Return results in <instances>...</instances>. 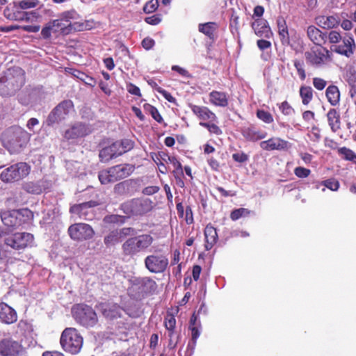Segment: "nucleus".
I'll use <instances>...</instances> for the list:
<instances>
[{
    "label": "nucleus",
    "mask_w": 356,
    "mask_h": 356,
    "mask_svg": "<svg viewBox=\"0 0 356 356\" xmlns=\"http://www.w3.org/2000/svg\"><path fill=\"white\" fill-rule=\"evenodd\" d=\"M25 81V72L21 67L7 69L0 77V95L10 97L15 95L24 85Z\"/></svg>",
    "instance_id": "obj_1"
},
{
    "label": "nucleus",
    "mask_w": 356,
    "mask_h": 356,
    "mask_svg": "<svg viewBox=\"0 0 356 356\" xmlns=\"http://www.w3.org/2000/svg\"><path fill=\"white\" fill-rule=\"evenodd\" d=\"M294 67H296L298 74L302 81L306 79V72L305 70V63L303 60H295L293 61Z\"/></svg>",
    "instance_id": "obj_50"
},
{
    "label": "nucleus",
    "mask_w": 356,
    "mask_h": 356,
    "mask_svg": "<svg viewBox=\"0 0 356 356\" xmlns=\"http://www.w3.org/2000/svg\"><path fill=\"white\" fill-rule=\"evenodd\" d=\"M141 45L143 49L149 51L155 45V41L150 37H146L142 40Z\"/></svg>",
    "instance_id": "obj_63"
},
{
    "label": "nucleus",
    "mask_w": 356,
    "mask_h": 356,
    "mask_svg": "<svg viewBox=\"0 0 356 356\" xmlns=\"http://www.w3.org/2000/svg\"><path fill=\"white\" fill-rule=\"evenodd\" d=\"M24 352L22 343L12 337L0 340V356H22Z\"/></svg>",
    "instance_id": "obj_12"
},
{
    "label": "nucleus",
    "mask_w": 356,
    "mask_h": 356,
    "mask_svg": "<svg viewBox=\"0 0 356 356\" xmlns=\"http://www.w3.org/2000/svg\"><path fill=\"white\" fill-rule=\"evenodd\" d=\"M325 96L327 102L333 106L338 105L340 102V91L335 85H330L327 87Z\"/></svg>",
    "instance_id": "obj_31"
},
{
    "label": "nucleus",
    "mask_w": 356,
    "mask_h": 356,
    "mask_svg": "<svg viewBox=\"0 0 356 356\" xmlns=\"http://www.w3.org/2000/svg\"><path fill=\"white\" fill-rule=\"evenodd\" d=\"M159 6L158 0H150L144 6L143 10L147 13H151L156 10Z\"/></svg>",
    "instance_id": "obj_60"
},
{
    "label": "nucleus",
    "mask_w": 356,
    "mask_h": 356,
    "mask_svg": "<svg viewBox=\"0 0 356 356\" xmlns=\"http://www.w3.org/2000/svg\"><path fill=\"white\" fill-rule=\"evenodd\" d=\"M136 284L138 286V289L145 293H154L156 289V282L151 277H144L138 278L136 280Z\"/></svg>",
    "instance_id": "obj_23"
},
{
    "label": "nucleus",
    "mask_w": 356,
    "mask_h": 356,
    "mask_svg": "<svg viewBox=\"0 0 356 356\" xmlns=\"http://www.w3.org/2000/svg\"><path fill=\"white\" fill-rule=\"evenodd\" d=\"M210 103L216 106L227 107L229 104L228 95L225 92L211 91L209 95Z\"/></svg>",
    "instance_id": "obj_28"
},
{
    "label": "nucleus",
    "mask_w": 356,
    "mask_h": 356,
    "mask_svg": "<svg viewBox=\"0 0 356 356\" xmlns=\"http://www.w3.org/2000/svg\"><path fill=\"white\" fill-rule=\"evenodd\" d=\"M278 33L280 40L283 44H289L290 42V36L289 29L286 24H277Z\"/></svg>",
    "instance_id": "obj_41"
},
{
    "label": "nucleus",
    "mask_w": 356,
    "mask_h": 356,
    "mask_svg": "<svg viewBox=\"0 0 356 356\" xmlns=\"http://www.w3.org/2000/svg\"><path fill=\"white\" fill-rule=\"evenodd\" d=\"M88 134L87 127L82 123L76 124L65 132L64 137L67 139H76Z\"/></svg>",
    "instance_id": "obj_29"
},
{
    "label": "nucleus",
    "mask_w": 356,
    "mask_h": 356,
    "mask_svg": "<svg viewBox=\"0 0 356 356\" xmlns=\"http://www.w3.org/2000/svg\"><path fill=\"white\" fill-rule=\"evenodd\" d=\"M17 320L16 311L5 302L0 303V321L12 324Z\"/></svg>",
    "instance_id": "obj_22"
},
{
    "label": "nucleus",
    "mask_w": 356,
    "mask_h": 356,
    "mask_svg": "<svg viewBox=\"0 0 356 356\" xmlns=\"http://www.w3.org/2000/svg\"><path fill=\"white\" fill-rule=\"evenodd\" d=\"M154 202L149 198H133L120 205V209L128 217L142 216L150 212Z\"/></svg>",
    "instance_id": "obj_4"
},
{
    "label": "nucleus",
    "mask_w": 356,
    "mask_h": 356,
    "mask_svg": "<svg viewBox=\"0 0 356 356\" xmlns=\"http://www.w3.org/2000/svg\"><path fill=\"white\" fill-rule=\"evenodd\" d=\"M328 124L333 132L341 129L340 113L336 108H330L327 113Z\"/></svg>",
    "instance_id": "obj_30"
},
{
    "label": "nucleus",
    "mask_w": 356,
    "mask_h": 356,
    "mask_svg": "<svg viewBox=\"0 0 356 356\" xmlns=\"http://www.w3.org/2000/svg\"><path fill=\"white\" fill-rule=\"evenodd\" d=\"M99 157L100 161L104 163L108 162L114 158L118 157L114 143L102 148L99 151Z\"/></svg>",
    "instance_id": "obj_32"
},
{
    "label": "nucleus",
    "mask_w": 356,
    "mask_h": 356,
    "mask_svg": "<svg viewBox=\"0 0 356 356\" xmlns=\"http://www.w3.org/2000/svg\"><path fill=\"white\" fill-rule=\"evenodd\" d=\"M300 97L303 105H308L313 99L314 90L309 86L302 85L299 90Z\"/></svg>",
    "instance_id": "obj_35"
},
{
    "label": "nucleus",
    "mask_w": 356,
    "mask_h": 356,
    "mask_svg": "<svg viewBox=\"0 0 356 356\" xmlns=\"http://www.w3.org/2000/svg\"><path fill=\"white\" fill-rule=\"evenodd\" d=\"M29 140V134L23 129H17L8 132V143L13 151H19L26 146Z\"/></svg>",
    "instance_id": "obj_14"
},
{
    "label": "nucleus",
    "mask_w": 356,
    "mask_h": 356,
    "mask_svg": "<svg viewBox=\"0 0 356 356\" xmlns=\"http://www.w3.org/2000/svg\"><path fill=\"white\" fill-rule=\"evenodd\" d=\"M120 241L118 230H113L104 237V242L106 246L114 245Z\"/></svg>",
    "instance_id": "obj_43"
},
{
    "label": "nucleus",
    "mask_w": 356,
    "mask_h": 356,
    "mask_svg": "<svg viewBox=\"0 0 356 356\" xmlns=\"http://www.w3.org/2000/svg\"><path fill=\"white\" fill-rule=\"evenodd\" d=\"M74 75L84 82L86 85H88L91 87H94L96 85L95 79L90 76H88L83 72L76 71V73Z\"/></svg>",
    "instance_id": "obj_48"
},
{
    "label": "nucleus",
    "mask_w": 356,
    "mask_h": 356,
    "mask_svg": "<svg viewBox=\"0 0 356 356\" xmlns=\"http://www.w3.org/2000/svg\"><path fill=\"white\" fill-rule=\"evenodd\" d=\"M190 108L200 122L217 121L218 117L208 107L191 104Z\"/></svg>",
    "instance_id": "obj_19"
},
{
    "label": "nucleus",
    "mask_w": 356,
    "mask_h": 356,
    "mask_svg": "<svg viewBox=\"0 0 356 356\" xmlns=\"http://www.w3.org/2000/svg\"><path fill=\"white\" fill-rule=\"evenodd\" d=\"M204 234L205 236V249L210 250L218 240L216 229L211 224H208L204 228Z\"/></svg>",
    "instance_id": "obj_27"
},
{
    "label": "nucleus",
    "mask_w": 356,
    "mask_h": 356,
    "mask_svg": "<svg viewBox=\"0 0 356 356\" xmlns=\"http://www.w3.org/2000/svg\"><path fill=\"white\" fill-rule=\"evenodd\" d=\"M30 172V166L24 162L17 163L5 169L0 175L3 182H13L26 177Z\"/></svg>",
    "instance_id": "obj_7"
},
{
    "label": "nucleus",
    "mask_w": 356,
    "mask_h": 356,
    "mask_svg": "<svg viewBox=\"0 0 356 356\" xmlns=\"http://www.w3.org/2000/svg\"><path fill=\"white\" fill-rule=\"evenodd\" d=\"M103 221L106 224L124 223L125 217L116 214L107 215L104 218Z\"/></svg>",
    "instance_id": "obj_47"
},
{
    "label": "nucleus",
    "mask_w": 356,
    "mask_h": 356,
    "mask_svg": "<svg viewBox=\"0 0 356 356\" xmlns=\"http://www.w3.org/2000/svg\"><path fill=\"white\" fill-rule=\"evenodd\" d=\"M146 268L153 273H163L168 266V259L164 254H150L145 259Z\"/></svg>",
    "instance_id": "obj_13"
},
{
    "label": "nucleus",
    "mask_w": 356,
    "mask_h": 356,
    "mask_svg": "<svg viewBox=\"0 0 356 356\" xmlns=\"http://www.w3.org/2000/svg\"><path fill=\"white\" fill-rule=\"evenodd\" d=\"M3 13L8 19L14 21L25 20L33 22L37 20L40 16L37 10L26 12L16 9L15 11H13L9 8H6L4 10Z\"/></svg>",
    "instance_id": "obj_16"
},
{
    "label": "nucleus",
    "mask_w": 356,
    "mask_h": 356,
    "mask_svg": "<svg viewBox=\"0 0 356 356\" xmlns=\"http://www.w3.org/2000/svg\"><path fill=\"white\" fill-rule=\"evenodd\" d=\"M143 108L145 109V111L149 113V114L152 115V117L158 122L161 123L163 122V118L162 116L161 115V114L159 113L158 109L149 104H145L143 105Z\"/></svg>",
    "instance_id": "obj_46"
},
{
    "label": "nucleus",
    "mask_w": 356,
    "mask_h": 356,
    "mask_svg": "<svg viewBox=\"0 0 356 356\" xmlns=\"http://www.w3.org/2000/svg\"><path fill=\"white\" fill-rule=\"evenodd\" d=\"M164 325L166 330L168 331L169 346L175 347L177 343V339L174 341L173 337L175 333L176 327V319L173 314L168 312L164 319Z\"/></svg>",
    "instance_id": "obj_25"
},
{
    "label": "nucleus",
    "mask_w": 356,
    "mask_h": 356,
    "mask_svg": "<svg viewBox=\"0 0 356 356\" xmlns=\"http://www.w3.org/2000/svg\"><path fill=\"white\" fill-rule=\"evenodd\" d=\"M24 213H30L28 209L4 211L1 213V218L5 226L17 229L26 222Z\"/></svg>",
    "instance_id": "obj_9"
},
{
    "label": "nucleus",
    "mask_w": 356,
    "mask_h": 356,
    "mask_svg": "<svg viewBox=\"0 0 356 356\" xmlns=\"http://www.w3.org/2000/svg\"><path fill=\"white\" fill-rule=\"evenodd\" d=\"M241 133L243 138L250 142H256L265 138L267 133L261 130L254 124L244 127L241 129Z\"/></svg>",
    "instance_id": "obj_18"
},
{
    "label": "nucleus",
    "mask_w": 356,
    "mask_h": 356,
    "mask_svg": "<svg viewBox=\"0 0 356 356\" xmlns=\"http://www.w3.org/2000/svg\"><path fill=\"white\" fill-rule=\"evenodd\" d=\"M216 24H200L199 31L208 36L210 39L213 40L216 35Z\"/></svg>",
    "instance_id": "obj_42"
},
{
    "label": "nucleus",
    "mask_w": 356,
    "mask_h": 356,
    "mask_svg": "<svg viewBox=\"0 0 356 356\" xmlns=\"http://www.w3.org/2000/svg\"><path fill=\"white\" fill-rule=\"evenodd\" d=\"M102 315L108 320L118 319L122 317L124 309L117 303L102 302L99 304Z\"/></svg>",
    "instance_id": "obj_17"
},
{
    "label": "nucleus",
    "mask_w": 356,
    "mask_h": 356,
    "mask_svg": "<svg viewBox=\"0 0 356 356\" xmlns=\"http://www.w3.org/2000/svg\"><path fill=\"white\" fill-rule=\"evenodd\" d=\"M135 167L134 165L124 163L120 164L111 167V172L116 178V181L124 179L129 177L134 171Z\"/></svg>",
    "instance_id": "obj_24"
},
{
    "label": "nucleus",
    "mask_w": 356,
    "mask_h": 356,
    "mask_svg": "<svg viewBox=\"0 0 356 356\" xmlns=\"http://www.w3.org/2000/svg\"><path fill=\"white\" fill-rule=\"evenodd\" d=\"M18 329L22 332H31L33 331L32 325L26 320H20L17 324Z\"/></svg>",
    "instance_id": "obj_57"
},
{
    "label": "nucleus",
    "mask_w": 356,
    "mask_h": 356,
    "mask_svg": "<svg viewBox=\"0 0 356 356\" xmlns=\"http://www.w3.org/2000/svg\"><path fill=\"white\" fill-rule=\"evenodd\" d=\"M163 154L165 155V154ZM165 156H167L168 161L174 167L173 175L179 174V175H184L183 167L179 161L175 156H168L167 154H165Z\"/></svg>",
    "instance_id": "obj_45"
},
{
    "label": "nucleus",
    "mask_w": 356,
    "mask_h": 356,
    "mask_svg": "<svg viewBox=\"0 0 356 356\" xmlns=\"http://www.w3.org/2000/svg\"><path fill=\"white\" fill-rule=\"evenodd\" d=\"M255 34L259 38H270L273 36V32L268 24H252Z\"/></svg>",
    "instance_id": "obj_34"
},
{
    "label": "nucleus",
    "mask_w": 356,
    "mask_h": 356,
    "mask_svg": "<svg viewBox=\"0 0 356 356\" xmlns=\"http://www.w3.org/2000/svg\"><path fill=\"white\" fill-rule=\"evenodd\" d=\"M154 84L155 85L156 87V90L160 93L161 95H163V97L167 100L169 102H171V103H174L175 102V98L168 91H166L165 90L163 89L161 87H159L157 86V84L154 82Z\"/></svg>",
    "instance_id": "obj_59"
},
{
    "label": "nucleus",
    "mask_w": 356,
    "mask_h": 356,
    "mask_svg": "<svg viewBox=\"0 0 356 356\" xmlns=\"http://www.w3.org/2000/svg\"><path fill=\"white\" fill-rule=\"evenodd\" d=\"M261 149L266 151L284 150L289 147V142L280 138H271L260 143Z\"/></svg>",
    "instance_id": "obj_20"
},
{
    "label": "nucleus",
    "mask_w": 356,
    "mask_h": 356,
    "mask_svg": "<svg viewBox=\"0 0 356 356\" xmlns=\"http://www.w3.org/2000/svg\"><path fill=\"white\" fill-rule=\"evenodd\" d=\"M307 35L315 45L325 44L327 39V32H323L314 26L308 27Z\"/></svg>",
    "instance_id": "obj_26"
},
{
    "label": "nucleus",
    "mask_w": 356,
    "mask_h": 356,
    "mask_svg": "<svg viewBox=\"0 0 356 356\" xmlns=\"http://www.w3.org/2000/svg\"><path fill=\"white\" fill-rule=\"evenodd\" d=\"M341 40V42L334 45L331 47V50L349 58L354 54L356 49L355 40L351 35H346Z\"/></svg>",
    "instance_id": "obj_15"
},
{
    "label": "nucleus",
    "mask_w": 356,
    "mask_h": 356,
    "mask_svg": "<svg viewBox=\"0 0 356 356\" xmlns=\"http://www.w3.org/2000/svg\"><path fill=\"white\" fill-rule=\"evenodd\" d=\"M71 29L77 31H83L84 30H91L94 28L92 24H69Z\"/></svg>",
    "instance_id": "obj_61"
},
{
    "label": "nucleus",
    "mask_w": 356,
    "mask_h": 356,
    "mask_svg": "<svg viewBox=\"0 0 356 356\" xmlns=\"http://www.w3.org/2000/svg\"><path fill=\"white\" fill-rule=\"evenodd\" d=\"M60 343L65 351L77 354L83 346V339L76 328L67 327L61 334Z\"/></svg>",
    "instance_id": "obj_6"
},
{
    "label": "nucleus",
    "mask_w": 356,
    "mask_h": 356,
    "mask_svg": "<svg viewBox=\"0 0 356 356\" xmlns=\"http://www.w3.org/2000/svg\"><path fill=\"white\" fill-rule=\"evenodd\" d=\"M40 4V0H20L14 2V7L15 9H21L24 11V10L36 8Z\"/></svg>",
    "instance_id": "obj_37"
},
{
    "label": "nucleus",
    "mask_w": 356,
    "mask_h": 356,
    "mask_svg": "<svg viewBox=\"0 0 356 356\" xmlns=\"http://www.w3.org/2000/svg\"><path fill=\"white\" fill-rule=\"evenodd\" d=\"M74 104L71 100H63L59 103L49 114L46 123L47 126H52L65 118Z\"/></svg>",
    "instance_id": "obj_11"
},
{
    "label": "nucleus",
    "mask_w": 356,
    "mask_h": 356,
    "mask_svg": "<svg viewBox=\"0 0 356 356\" xmlns=\"http://www.w3.org/2000/svg\"><path fill=\"white\" fill-rule=\"evenodd\" d=\"M327 35L329 42L332 44L339 43L342 39L341 34L336 31H331L328 33H327Z\"/></svg>",
    "instance_id": "obj_58"
},
{
    "label": "nucleus",
    "mask_w": 356,
    "mask_h": 356,
    "mask_svg": "<svg viewBox=\"0 0 356 356\" xmlns=\"http://www.w3.org/2000/svg\"><path fill=\"white\" fill-rule=\"evenodd\" d=\"M70 238L75 241H84L91 239L95 235L93 228L88 224L78 222L71 225L67 229Z\"/></svg>",
    "instance_id": "obj_8"
},
{
    "label": "nucleus",
    "mask_w": 356,
    "mask_h": 356,
    "mask_svg": "<svg viewBox=\"0 0 356 356\" xmlns=\"http://www.w3.org/2000/svg\"><path fill=\"white\" fill-rule=\"evenodd\" d=\"M72 314L76 322L84 327H94L98 323L96 312L86 304L74 305L72 308Z\"/></svg>",
    "instance_id": "obj_3"
},
{
    "label": "nucleus",
    "mask_w": 356,
    "mask_h": 356,
    "mask_svg": "<svg viewBox=\"0 0 356 356\" xmlns=\"http://www.w3.org/2000/svg\"><path fill=\"white\" fill-rule=\"evenodd\" d=\"M114 145L118 153V156H120L123 154L131 150L134 147V142L130 139L124 138L114 142Z\"/></svg>",
    "instance_id": "obj_33"
},
{
    "label": "nucleus",
    "mask_w": 356,
    "mask_h": 356,
    "mask_svg": "<svg viewBox=\"0 0 356 356\" xmlns=\"http://www.w3.org/2000/svg\"><path fill=\"white\" fill-rule=\"evenodd\" d=\"M22 29L24 31H29V32H33L35 33L39 31L40 26L38 25H26V26H19V25H10V26H0V31L3 32H10L13 30Z\"/></svg>",
    "instance_id": "obj_36"
},
{
    "label": "nucleus",
    "mask_w": 356,
    "mask_h": 356,
    "mask_svg": "<svg viewBox=\"0 0 356 356\" xmlns=\"http://www.w3.org/2000/svg\"><path fill=\"white\" fill-rule=\"evenodd\" d=\"M200 328H201V323L198 322V326L189 327V330L191 331V340L194 345L196 344L197 339L200 335Z\"/></svg>",
    "instance_id": "obj_62"
},
{
    "label": "nucleus",
    "mask_w": 356,
    "mask_h": 356,
    "mask_svg": "<svg viewBox=\"0 0 356 356\" xmlns=\"http://www.w3.org/2000/svg\"><path fill=\"white\" fill-rule=\"evenodd\" d=\"M34 236L27 232H17L6 236L4 243L14 250H19L25 249L33 242Z\"/></svg>",
    "instance_id": "obj_10"
},
{
    "label": "nucleus",
    "mask_w": 356,
    "mask_h": 356,
    "mask_svg": "<svg viewBox=\"0 0 356 356\" xmlns=\"http://www.w3.org/2000/svg\"><path fill=\"white\" fill-rule=\"evenodd\" d=\"M257 117L265 123L270 124L273 122V117L270 113L264 110H257Z\"/></svg>",
    "instance_id": "obj_51"
},
{
    "label": "nucleus",
    "mask_w": 356,
    "mask_h": 356,
    "mask_svg": "<svg viewBox=\"0 0 356 356\" xmlns=\"http://www.w3.org/2000/svg\"><path fill=\"white\" fill-rule=\"evenodd\" d=\"M153 242L154 238L148 234L129 238L122 245L123 254L134 257L140 252L147 250Z\"/></svg>",
    "instance_id": "obj_2"
},
{
    "label": "nucleus",
    "mask_w": 356,
    "mask_h": 356,
    "mask_svg": "<svg viewBox=\"0 0 356 356\" xmlns=\"http://www.w3.org/2000/svg\"><path fill=\"white\" fill-rule=\"evenodd\" d=\"M251 211L245 208H239L234 209L230 213V218L233 221H236L241 218L250 216Z\"/></svg>",
    "instance_id": "obj_44"
},
{
    "label": "nucleus",
    "mask_w": 356,
    "mask_h": 356,
    "mask_svg": "<svg viewBox=\"0 0 356 356\" xmlns=\"http://www.w3.org/2000/svg\"><path fill=\"white\" fill-rule=\"evenodd\" d=\"M294 174L298 178H306L311 174V170L304 167H296L294 169Z\"/></svg>",
    "instance_id": "obj_56"
},
{
    "label": "nucleus",
    "mask_w": 356,
    "mask_h": 356,
    "mask_svg": "<svg viewBox=\"0 0 356 356\" xmlns=\"http://www.w3.org/2000/svg\"><path fill=\"white\" fill-rule=\"evenodd\" d=\"M337 153L343 159L356 164V154L352 149L342 147L337 149Z\"/></svg>",
    "instance_id": "obj_39"
},
{
    "label": "nucleus",
    "mask_w": 356,
    "mask_h": 356,
    "mask_svg": "<svg viewBox=\"0 0 356 356\" xmlns=\"http://www.w3.org/2000/svg\"><path fill=\"white\" fill-rule=\"evenodd\" d=\"M321 184L332 191H337L339 188V182L334 178L323 181Z\"/></svg>",
    "instance_id": "obj_54"
},
{
    "label": "nucleus",
    "mask_w": 356,
    "mask_h": 356,
    "mask_svg": "<svg viewBox=\"0 0 356 356\" xmlns=\"http://www.w3.org/2000/svg\"><path fill=\"white\" fill-rule=\"evenodd\" d=\"M99 202L90 200L81 204H75L70 207V213L76 214L80 218L87 219L88 209L99 206Z\"/></svg>",
    "instance_id": "obj_21"
},
{
    "label": "nucleus",
    "mask_w": 356,
    "mask_h": 356,
    "mask_svg": "<svg viewBox=\"0 0 356 356\" xmlns=\"http://www.w3.org/2000/svg\"><path fill=\"white\" fill-rule=\"evenodd\" d=\"M307 63L314 67H321L333 60V54L322 44L314 45L305 52Z\"/></svg>",
    "instance_id": "obj_5"
},
{
    "label": "nucleus",
    "mask_w": 356,
    "mask_h": 356,
    "mask_svg": "<svg viewBox=\"0 0 356 356\" xmlns=\"http://www.w3.org/2000/svg\"><path fill=\"white\" fill-rule=\"evenodd\" d=\"M202 313L206 314V307H205V305L204 303H202L200 305L197 314L195 312H194L192 314L191 319H190L189 327L198 326V322H197V316Z\"/></svg>",
    "instance_id": "obj_52"
},
{
    "label": "nucleus",
    "mask_w": 356,
    "mask_h": 356,
    "mask_svg": "<svg viewBox=\"0 0 356 356\" xmlns=\"http://www.w3.org/2000/svg\"><path fill=\"white\" fill-rule=\"evenodd\" d=\"M217 121L200 122V125L206 128L211 134L220 136L222 134V131L217 124Z\"/></svg>",
    "instance_id": "obj_38"
},
{
    "label": "nucleus",
    "mask_w": 356,
    "mask_h": 356,
    "mask_svg": "<svg viewBox=\"0 0 356 356\" xmlns=\"http://www.w3.org/2000/svg\"><path fill=\"white\" fill-rule=\"evenodd\" d=\"M98 177L102 184H108L109 183L116 181V178L111 172V168L108 170L101 171L99 173Z\"/></svg>",
    "instance_id": "obj_40"
},
{
    "label": "nucleus",
    "mask_w": 356,
    "mask_h": 356,
    "mask_svg": "<svg viewBox=\"0 0 356 356\" xmlns=\"http://www.w3.org/2000/svg\"><path fill=\"white\" fill-rule=\"evenodd\" d=\"M312 84L315 89L321 91L325 88L327 82L321 77L316 76L312 79Z\"/></svg>",
    "instance_id": "obj_55"
},
{
    "label": "nucleus",
    "mask_w": 356,
    "mask_h": 356,
    "mask_svg": "<svg viewBox=\"0 0 356 356\" xmlns=\"http://www.w3.org/2000/svg\"><path fill=\"white\" fill-rule=\"evenodd\" d=\"M80 19L79 15L74 10L65 11L61 14V20L69 22L70 20H78Z\"/></svg>",
    "instance_id": "obj_53"
},
{
    "label": "nucleus",
    "mask_w": 356,
    "mask_h": 356,
    "mask_svg": "<svg viewBox=\"0 0 356 356\" xmlns=\"http://www.w3.org/2000/svg\"><path fill=\"white\" fill-rule=\"evenodd\" d=\"M184 220L187 225H191L193 223L194 219H193V213L192 209L190 206H187L186 207V210L184 212Z\"/></svg>",
    "instance_id": "obj_64"
},
{
    "label": "nucleus",
    "mask_w": 356,
    "mask_h": 356,
    "mask_svg": "<svg viewBox=\"0 0 356 356\" xmlns=\"http://www.w3.org/2000/svg\"><path fill=\"white\" fill-rule=\"evenodd\" d=\"M278 108L281 113L284 115H292L295 113V109L292 107V106L287 102L284 101L282 103L278 104Z\"/></svg>",
    "instance_id": "obj_49"
}]
</instances>
